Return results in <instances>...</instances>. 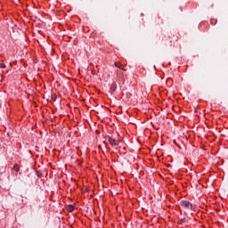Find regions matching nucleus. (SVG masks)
Listing matches in <instances>:
<instances>
[{
  "label": "nucleus",
  "mask_w": 228,
  "mask_h": 228,
  "mask_svg": "<svg viewBox=\"0 0 228 228\" xmlns=\"http://www.w3.org/2000/svg\"><path fill=\"white\" fill-rule=\"evenodd\" d=\"M210 22L212 26H215L216 24V20H211Z\"/></svg>",
  "instance_id": "423d86ee"
},
{
  "label": "nucleus",
  "mask_w": 228,
  "mask_h": 228,
  "mask_svg": "<svg viewBox=\"0 0 228 228\" xmlns=\"http://www.w3.org/2000/svg\"><path fill=\"white\" fill-rule=\"evenodd\" d=\"M180 205L184 208L185 209H191V208H193V204H191V202L188 201V200H182L180 202Z\"/></svg>",
  "instance_id": "f257e3e1"
},
{
  "label": "nucleus",
  "mask_w": 228,
  "mask_h": 228,
  "mask_svg": "<svg viewBox=\"0 0 228 228\" xmlns=\"http://www.w3.org/2000/svg\"><path fill=\"white\" fill-rule=\"evenodd\" d=\"M115 66L118 67V69H121V70H126V69H124V65L120 62H115Z\"/></svg>",
  "instance_id": "20e7f679"
},
{
  "label": "nucleus",
  "mask_w": 228,
  "mask_h": 228,
  "mask_svg": "<svg viewBox=\"0 0 228 228\" xmlns=\"http://www.w3.org/2000/svg\"><path fill=\"white\" fill-rule=\"evenodd\" d=\"M0 76H3V75L0 73Z\"/></svg>",
  "instance_id": "9d476101"
},
{
  "label": "nucleus",
  "mask_w": 228,
  "mask_h": 228,
  "mask_svg": "<svg viewBox=\"0 0 228 228\" xmlns=\"http://www.w3.org/2000/svg\"><path fill=\"white\" fill-rule=\"evenodd\" d=\"M107 140H108V142H109V143H110V145L112 146V147H117L119 143H120V142H118V140H115V139H113L111 136H107Z\"/></svg>",
  "instance_id": "f03ea898"
},
{
  "label": "nucleus",
  "mask_w": 228,
  "mask_h": 228,
  "mask_svg": "<svg viewBox=\"0 0 228 228\" xmlns=\"http://www.w3.org/2000/svg\"><path fill=\"white\" fill-rule=\"evenodd\" d=\"M161 38H162V40H163V36H161Z\"/></svg>",
  "instance_id": "1a4fd4ad"
},
{
  "label": "nucleus",
  "mask_w": 228,
  "mask_h": 228,
  "mask_svg": "<svg viewBox=\"0 0 228 228\" xmlns=\"http://www.w3.org/2000/svg\"><path fill=\"white\" fill-rule=\"evenodd\" d=\"M110 91H111V92H116V91H117V83L113 82V83L110 85Z\"/></svg>",
  "instance_id": "7ed1b4c3"
},
{
  "label": "nucleus",
  "mask_w": 228,
  "mask_h": 228,
  "mask_svg": "<svg viewBox=\"0 0 228 228\" xmlns=\"http://www.w3.org/2000/svg\"><path fill=\"white\" fill-rule=\"evenodd\" d=\"M0 69H6V65L4 63H0Z\"/></svg>",
  "instance_id": "0eeeda50"
},
{
  "label": "nucleus",
  "mask_w": 228,
  "mask_h": 228,
  "mask_svg": "<svg viewBox=\"0 0 228 228\" xmlns=\"http://www.w3.org/2000/svg\"><path fill=\"white\" fill-rule=\"evenodd\" d=\"M69 209L70 212H72V211H74V207L70 206Z\"/></svg>",
  "instance_id": "6e6552de"
},
{
  "label": "nucleus",
  "mask_w": 228,
  "mask_h": 228,
  "mask_svg": "<svg viewBox=\"0 0 228 228\" xmlns=\"http://www.w3.org/2000/svg\"><path fill=\"white\" fill-rule=\"evenodd\" d=\"M13 170H15V172H19V166L14 165Z\"/></svg>",
  "instance_id": "39448f33"
}]
</instances>
